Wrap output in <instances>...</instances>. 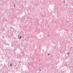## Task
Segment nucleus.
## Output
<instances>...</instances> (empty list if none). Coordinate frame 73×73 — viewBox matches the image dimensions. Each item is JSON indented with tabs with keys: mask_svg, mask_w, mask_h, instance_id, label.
Masks as SVG:
<instances>
[{
	"mask_svg": "<svg viewBox=\"0 0 73 73\" xmlns=\"http://www.w3.org/2000/svg\"><path fill=\"white\" fill-rule=\"evenodd\" d=\"M18 38H19V39L21 38V36H20V38H19V37Z\"/></svg>",
	"mask_w": 73,
	"mask_h": 73,
	"instance_id": "f257e3e1",
	"label": "nucleus"
},
{
	"mask_svg": "<svg viewBox=\"0 0 73 73\" xmlns=\"http://www.w3.org/2000/svg\"><path fill=\"white\" fill-rule=\"evenodd\" d=\"M39 72H41V69H40V68H39Z\"/></svg>",
	"mask_w": 73,
	"mask_h": 73,
	"instance_id": "f03ea898",
	"label": "nucleus"
},
{
	"mask_svg": "<svg viewBox=\"0 0 73 73\" xmlns=\"http://www.w3.org/2000/svg\"><path fill=\"white\" fill-rule=\"evenodd\" d=\"M12 63H11L10 66H11V65H12Z\"/></svg>",
	"mask_w": 73,
	"mask_h": 73,
	"instance_id": "7ed1b4c3",
	"label": "nucleus"
},
{
	"mask_svg": "<svg viewBox=\"0 0 73 73\" xmlns=\"http://www.w3.org/2000/svg\"><path fill=\"white\" fill-rule=\"evenodd\" d=\"M50 54H48V55H50Z\"/></svg>",
	"mask_w": 73,
	"mask_h": 73,
	"instance_id": "20e7f679",
	"label": "nucleus"
},
{
	"mask_svg": "<svg viewBox=\"0 0 73 73\" xmlns=\"http://www.w3.org/2000/svg\"><path fill=\"white\" fill-rule=\"evenodd\" d=\"M14 7H15V6H16V5H14Z\"/></svg>",
	"mask_w": 73,
	"mask_h": 73,
	"instance_id": "39448f33",
	"label": "nucleus"
},
{
	"mask_svg": "<svg viewBox=\"0 0 73 73\" xmlns=\"http://www.w3.org/2000/svg\"><path fill=\"white\" fill-rule=\"evenodd\" d=\"M18 37H19V36H18Z\"/></svg>",
	"mask_w": 73,
	"mask_h": 73,
	"instance_id": "423d86ee",
	"label": "nucleus"
}]
</instances>
